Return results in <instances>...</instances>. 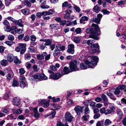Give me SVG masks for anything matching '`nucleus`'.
I'll return each instance as SVG.
<instances>
[{"instance_id":"f257e3e1","label":"nucleus","mask_w":126,"mask_h":126,"mask_svg":"<svg viewBox=\"0 0 126 126\" xmlns=\"http://www.w3.org/2000/svg\"><path fill=\"white\" fill-rule=\"evenodd\" d=\"M98 61V58L96 56L88 57L87 60L85 62V63L80 64V67L81 69L83 70L88 68H94L97 64Z\"/></svg>"},{"instance_id":"f03ea898","label":"nucleus","mask_w":126,"mask_h":126,"mask_svg":"<svg viewBox=\"0 0 126 126\" xmlns=\"http://www.w3.org/2000/svg\"><path fill=\"white\" fill-rule=\"evenodd\" d=\"M92 26L94 27L91 28H87L86 29V32L87 34H91L89 36V38L98 40V38L95 36L99 35L100 34L99 27L98 25L94 24H92Z\"/></svg>"},{"instance_id":"7ed1b4c3","label":"nucleus","mask_w":126,"mask_h":126,"mask_svg":"<svg viewBox=\"0 0 126 126\" xmlns=\"http://www.w3.org/2000/svg\"><path fill=\"white\" fill-rule=\"evenodd\" d=\"M79 65V63L76 61L75 60L70 63V67L71 71H78L79 69L78 66Z\"/></svg>"},{"instance_id":"20e7f679","label":"nucleus","mask_w":126,"mask_h":126,"mask_svg":"<svg viewBox=\"0 0 126 126\" xmlns=\"http://www.w3.org/2000/svg\"><path fill=\"white\" fill-rule=\"evenodd\" d=\"M41 74L37 73L32 76H31L29 78L30 80H33L35 79L36 81H41Z\"/></svg>"},{"instance_id":"39448f33","label":"nucleus","mask_w":126,"mask_h":126,"mask_svg":"<svg viewBox=\"0 0 126 126\" xmlns=\"http://www.w3.org/2000/svg\"><path fill=\"white\" fill-rule=\"evenodd\" d=\"M65 118L66 122H70L72 121L73 117L70 113L67 112L65 113Z\"/></svg>"},{"instance_id":"423d86ee","label":"nucleus","mask_w":126,"mask_h":126,"mask_svg":"<svg viewBox=\"0 0 126 126\" xmlns=\"http://www.w3.org/2000/svg\"><path fill=\"white\" fill-rule=\"evenodd\" d=\"M84 107L77 106L75 108L74 110L77 113V115H80L81 113L83 112V110Z\"/></svg>"},{"instance_id":"0eeeda50","label":"nucleus","mask_w":126,"mask_h":126,"mask_svg":"<svg viewBox=\"0 0 126 126\" xmlns=\"http://www.w3.org/2000/svg\"><path fill=\"white\" fill-rule=\"evenodd\" d=\"M68 47L67 52L70 54H73L75 52L74 45L72 44L69 45Z\"/></svg>"},{"instance_id":"6e6552de","label":"nucleus","mask_w":126,"mask_h":126,"mask_svg":"<svg viewBox=\"0 0 126 126\" xmlns=\"http://www.w3.org/2000/svg\"><path fill=\"white\" fill-rule=\"evenodd\" d=\"M61 76V75L59 73H53L50 75L49 78H51L54 80H57L60 79Z\"/></svg>"},{"instance_id":"1a4fd4ad","label":"nucleus","mask_w":126,"mask_h":126,"mask_svg":"<svg viewBox=\"0 0 126 126\" xmlns=\"http://www.w3.org/2000/svg\"><path fill=\"white\" fill-rule=\"evenodd\" d=\"M49 101L42 100L40 101V103L44 107L47 108L49 105Z\"/></svg>"},{"instance_id":"9d476101","label":"nucleus","mask_w":126,"mask_h":126,"mask_svg":"<svg viewBox=\"0 0 126 126\" xmlns=\"http://www.w3.org/2000/svg\"><path fill=\"white\" fill-rule=\"evenodd\" d=\"M20 103V98L18 97H15L13 99V105L16 106H19Z\"/></svg>"},{"instance_id":"9b49d317","label":"nucleus","mask_w":126,"mask_h":126,"mask_svg":"<svg viewBox=\"0 0 126 126\" xmlns=\"http://www.w3.org/2000/svg\"><path fill=\"white\" fill-rule=\"evenodd\" d=\"M18 46L21 49V51H20V53L23 54L26 51V44L23 43H20L19 44Z\"/></svg>"},{"instance_id":"f8f14e48","label":"nucleus","mask_w":126,"mask_h":126,"mask_svg":"<svg viewBox=\"0 0 126 126\" xmlns=\"http://www.w3.org/2000/svg\"><path fill=\"white\" fill-rule=\"evenodd\" d=\"M40 41L45 42V44L46 46H49L50 45L52 41L51 40L49 39H41L40 40Z\"/></svg>"},{"instance_id":"ddd939ff","label":"nucleus","mask_w":126,"mask_h":126,"mask_svg":"<svg viewBox=\"0 0 126 126\" xmlns=\"http://www.w3.org/2000/svg\"><path fill=\"white\" fill-rule=\"evenodd\" d=\"M99 46L98 44H94L91 46V48L93 50H96V51H98Z\"/></svg>"},{"instance_id":"4468645a","label":"nucleus","mask_w":126,"mask_h":126,"mask_svg":"<svg viewBox=\"0 0 126 126\" xmlns=\"http://www.w3.org/2000/svg\"><path fill=\"white\" fill-rule=\"evenodd\" d=\"M14 58L13 55L11 54H8L7 55V60L9 62H12L14 60Z\"/></svg>"},{"instance_id":"2eb2a0df","label":"nucleus","mask_w":126,"mask_h":126,"mask_svg":"<svg viewBox=\"0 0 126 126\" xmlns=\"http://www.w3.org/2000/svg\"><path fill=\"white\" fill-rule=\"evenodd\" d=\"M61 54L59 49H55L53 53V55L55 57H58Z\"/></svg>"},{"instance_id":"dca6fc26","label":"nucleus","mask_w":126,"mask_h":126,"mask_svg":"<svg viewBox=\"0 0 126 126\" xmlns=\"http://www.w3.org/2000/svg\"><path fill=\"white\" fill-rule=\"evenodd\" d=\"M70 71L68 67H64L62 73L63 75L66 74L70 72Z\"/></svg>"},{"instance_id":"f3484780","label":"nucleus","mask_w":126,"mask_h":126,"mask_svg":"<svg viewBox=\"0 0 126 126\" xmlns=\"http://www.w3.org/2000/svg\"><path fill=\"white\" fill-rule=\"evenodd\" d=\"M22 22H23L21 20L19 19L18 20H15L14 23L16 24L17 25L21 27H23V25L22 24Z\"/></svg>"},{"instance_id":"a211bd4d","label":"nucleus","mask_w":126,"mask_h":126,"mask_svg":"<svg viewBox=\"0 0 126 126\" xmlns=\"http://www.w3.org/2000/svg\"><path fill=\"white\" fill-rule=\"evenodd\" d=\"M88 17L85 16H82L80 18V22L81 23L85 24L84 21H88Z\"/></svg>"},{"instance_id":"6ab92c4d","label":"nucleus","mask_w":126,"mask_h":126,"mask_svg":"<svg viewBox=\"0 0 126 126\" xmlns=\"http://www.w3.org/2000/svg\"><path fill=\"white\" fill-rule=\"evenodd\" d=\"M62 7H67L68 8H70L72 6L71 4H68V2L67 1H65L63 2L62 5Z\"/></svg>"},{"instance_id":"aec40b11","label":"nucleus","mask_w":126,"mask_h":126,"mask_svg":"<svg viewBox=\"0 0 126 126\" xmlns=\"http://www.w3.org/2000/svg\"><path fill=\"white\" fill-rule=\"evenodd\" d=\"M117 115L119 119H121L122 118L123 114L121 110H118L117 112Z\"/></svg>"},{"instance_id":"412c9836","label":"nucleus","mask_w":126,"mask_h":126,"mask_svg":"<svg viewBox=\"0 0 126 126\" xmlns=\"http://www.w3.org/2000/svg\"><path fill=\"white\" fill-rule=\"evenodd\" d=\"M22 12L25 15H28L30 13V10L27 9H25L21 10Z\"/></svg>"},{"instance_id":"4be33fe9","label":"nucleus","mask_w":126,"mask_h":126,"mask_svg":"<svg viewBox=\"0 0 126 126\" xmlns=\"http://www.w3.org/2000/svg\"><path fill=\"white\" fill-rule=\"evenodd\" d=\"M58 25L56 24H53L50 25L49 27L52 29H57L58 28Z\"/></svg>"},{"instance_id":"5701e85b","label":"nucleus","mask_w":126,"mask_h":126,"mask_svg":"<svg viewBox=\"0 0 126 126\" xmlns=\"http://www.w3.org/2000/svg\"><path fill=\"white\" fill-rule=\"evenodd\" d=\"M0 63L2 66L4 67L7 65L8 62L7 60H3L0 61Z\"/></svg>"},{"instance_id":"b1692460","label":"nucleus","mask_w":126,"mask_h":126,"mask_svg":"<svg viewBox=\"0 0 126 126\" xmlns=\"http://www.w3.org/2000/svg\"><path fill=\"white\" fill-rule=\"evenodd\" d=\"M20 87L22 88H24L26 87H27V83L26 81H23L20 82Z\"/></svg>"},{"instance_id":"393cba45","label":"nucleus","mask_w":126,"mask_h":126,"mask_svg":"<svg viewBox=\"0 0 126 126\" xmlns=\"http://www.w3.org/2000/svg\"><path fill=\"white\" fill-rule=\"evenodd\" d=\"M101 19L99 18H93L91 20V22H95L96 23H99V22L100 21Z\"/></svg>"},{"instance_id":"a878e982","label":"nucleus","mask_w":126,"mask_h":126,"mask_svg":"<svg viewBox=\"0 0 126 126\" xmlns=\"http://www.w3.org/2000/svg\"><path fill=\"white\" fill-rule=\"evenodd\" d=\"M94 11L96 12H98L100 10V8L97 5L95 6L93 8Z\"/></svg>"},{"instance_id":"bb28decb","label":"nucleus","mask_w":126,"mask_h":126,"mask_svg":"<svg viewBox=\"0 0 126 126\" xmlns=\"http://www.w3.org/2000/svg\"><path fill=\"white\" fill-rule=\"evenodd\" d=\"M14 62L16 64H19L20 63V61L18 59L17 57L16 56L14 58Z\"/></svg>"},{"instance_id":"cd10ccee","label":"nucleus","mask_w":126,"mask_h":126,"mask_svg":"<svg viewBox=\"0 0 126 126\" xmlns=\"http://www.w3.org/2000/svg\"><path fill=\"white\" fill-rule=\"evenodd\" d=\"M5 43L9 46L15 44V42L13 41H6L5 42Z\"/></svg>"},{"instance_id":"c85d7f7f","label":"nucleus","mask_w":126,"mask_h":126,"mask_svg":"<svg viewBox=\"0 0 126 126\" xmlns=\"http://www.w3.org/2000/svg\"><path fill=\"white\" fill-rule=\"evenodd\" d=\"M101 97L103 100L105 102H107L108 101V99L106 95L104 94H102Z\"/></svg>"},{"instance_id":"c756f323","label":"nucleus","mask_w":126,"mask_h":126,"mask_svg":"<svg viewBox=\"0 0 126 126\" xmlns=\"http://www.w3.org/2000/svg\"><path fill=\"white\" fill-rule=\"evenodd\" d=\"M24 3L25 5H26L28 7H30L31 6V3L28 0H25Z\"/></svg>"},{"instance_id":"7c9ffc66","label":"nucleus","mask_w":126,"mask_h":126,"mask_svg":"<svg viewBox=\"0 0 126 126\" xmlns=\"http://www.w3.org/2000/svg\"><path fill=\"white\" fill-rule=\"evenodd\" d=\"M111 122L109 119H107L104 122V125L106 126H108L110 124Z\"/></svg>"},{"instance_id":"2f4dec72","label":"nucleus","mask_w":126,"mask_h":126,"mask_svg":"<svg viewBox=\"0 0 126 126\" xmlns=\"http://www.w3.org/2000/svg\"><path fill=\"white\" fill-rule=\"evenodd\" d=\"M120 92V90L119 89H118L117 88L115 89L113 92L115 95H118L119 94Z\"/></svg>"},{"instance_id":"473e14b6","label":"nucleus","mask_w":126,"mask_h":126,"mask_svg":"<svg viewBox=\"0 0 126 126\" xmlns=\"http://www.w3.org/2000/svg\"><path fill=\"white\" fill-rule=\"evenodd\" d=\"M19 83L18 81L15 80H14L13 82L12 86L14 87L16 86L19 85Z\"/></svg>"},{"instance_id":"72a5a7b5","label":"nucleus","mask_w":126,"mask_h":126,"mask_svg":"<svg viewBox=\"0 0 126 126\" xmlns=\"http://www.w3.org/2000/svg\"><path fill=\"white\" fill-rule=\"evenodd\" d=\"M41 81L42 80H45L47 79V77L44 74H41Z\"/></svg>"},{"instance_id":"f704fd0d","label":"nucleus","mask_w":126,"mask_h":126,"mask_svg":"<svg viewBox=\"0 0 126 126\" xmlns=\"http://www.w3.org/2000/svg\"><path fill=\"white\" fill-rule=\"evenodd\" d=\"M104 121H98L96 124V126H103Z\"/></svg>"},{"instance_id":"c9c22d12","label":"nucleus","mask_w":126,"mask_h":126,"mask_svg":"<svg viewBox=\"0 0 126 126\" xmlns=\"http://www.w3.org/2000/svg\"><path fill=\"white\" fill-rule=\"evenodd\" d=\"M7 80L8 81H10L12 77V76L10 74H8L6 76Z\"/></svg>"},{"instance_id":"e433bc0d","label":"nucleus","mask_w":126,"mask_h":126,"mask_svg":"<svg viewBox=\"0 0 126 126\" xmlns=\"http://www.w3.org/2000/svg\"><path fill=\"white\" fill-rule=\"evenodd\" d=\"M101 12L104 15H109L110 14V12L106 9H103Z\"/></svg>"},{"instance_id":"4c0bfd02","label":"nucleus","mask_w":126,"mask_h":126,"mask_svg":"<svg viewBox=\"0 0 126 126\" xmlns=\"http://www.w3.org/2000/svg\"><path fill=\"white\" fill-rule=\"evenodd\" d=\"M46 45L44 43H40V48L44 50L45 48Z\"/></svg>"},{"instance_id":"58836bf2","label":"nucleus","mask_w":126,"mask_h":126,"mask_svg":"<svg viewBox=\"0 0 126 126\" xmlns=\"http://www.w3.org/2000/svg\"><path fill=\"white\" fill-rule=\"evenodd\" d=\"M90 111V110L88 107L87 106L86 107H85V115L86 114L87 115H88L87 114L89 113Z\"/></svg>"},{"instance_id":"ea45409f","label":"nucleus","mask_w":126,"mask_h":126,"mask_svg":"<svg viewBox=\"0 0 126 126\" xmlns=\"http://www.w3.org/2000/svg\"><path fill=\"white\" fill-rule=\"evenodd\" d=\"M80 40V38L78 37H75L74 39V41L76 43H79Z\"/></svg>"},{"instance_id":"a19ab883","label":"nucleus","mask_w":126,"mask_h":126,"mask_svg":"<svg viewBox=\"0 0 126 126\" xmlns=\"http://www.w3.org/2000/svg\"><path fill=\"white\" fill-rule=\"evenodd\" d=\"M6 28H4L5 31L8 32L10 31L12 29V28L9 26V25L6 26Z\"/></svg>"},{"instance_id":"79ce46f5","label":"nucleus","mask_w":126,"mask_h":126,"mask_svg":"<svg viewBox=\"0 0 126 126\" xmlns=\"http://www.w3.org/2000/svg\"><path fill=\"white\" fill-rule=\"evenodd\" d=\"M8 39L11 41H13L14 40V36L11 35H9L8 36Z\"/></svg>"},{"instance_id":"37998d69","label":"nucleus","mask_w":126,"mask_h":126,"mask_svg":"<svg viewBox=\"0 0 126 126\" xmlns=\"http://www.w3.org/2000/svg\"><path fill=\"white\" fill-rule=\"evenodd\" d=\"M33 68L34 71L37 72L39 69V68L36 65H34L33 67Z\"/></svg>"},{"instance_id":"c03bdc74","label":"nucleus","mask_w":126,"mask_h":126,"mask_svg":"<svg viewBox=\"0 0 126 126\" xmlns=\"http://www.w3.org/2000/svg\"><path fill=\"white\" fill-rule=\"evenodd\" d=\"M48 15H52L54 14V11L53 9H50L48 11Z\"/></svg>"},{"instance_id":"a18cd8bd","label":"nucleus","mask_w":126,"mask_h":126,"mask_svg":"<svg viewBox=\"0 0 126 126\" xmlns=\"http://www.w3.org/2000/svg\"><path fill=\"white\" fill-rule=\"evenodd\" d=\"M25 72V70L23 68H22L19 69V73L20 74H23Z\"/></svg>"},{"instance_id":"49530a36","label":"nucleus","mask_w":126,"mask_h":126,"mask_svg":"<svg viewBox=\"0 0 126 126\" xmlns=\"http://www.w3.org/2000/svg\"><path fill=\"white\" fill-rule=\"evenodd\" d=\"M89 116L88 115H83L82 116V119L84 121H87L88 120L87 117Z\"/></svg>"},{"instance_id":"de8ad7c7","label":"nucleus","mask_w":126,"mask_h":126,"mask_svg":"<svg viewBox=\"0 0 126 126\" xmlns=\"http://www.w3.org/2000/svg\"><path fill=\"white\" fill-rule=\"evenodd\" d=\"M34 116L37 119H38L40 117V114L38 112L34 113Z\"/></svg>"},{"instance_id":"09e8293b","label":"nucleus","mask_w":126,"mask_h":126,"mask_svg":"<svg viewBox=\"0 0 126 126\" xmlns=\"http://www.w3.org/2000/svg\"><path fill=\"white\" fill-rule=\"evenodd\" d=\"M42 3V4L41 6V7L42 9H47L49 7V6L47 5H44Z\"/></svg>"},{"instance_id":"8fccbe9b","label":"nucleus","mask_w":126,"mask_h":126,"mask_svg":"<svg viewBox=\"0 0 126 126\" xmlns=\"http://www.w3.org/2000/svg\"><path fill=\"white\" fill-rule=\"evenodd\" d=\"M12 2L11 0H5V5L6 6H8Z\"/></svg>"},{"instance_id":"3c124183","label":"nucleus","mask_w":126,"mask_h":126,"mask_svg":"<svg viewBox=\"0 0 126 126\" xmlns=\"http://www.w3.org/2000/svg\"><path fill=\"white\" fill-rule=\"evenodd\" d=\"M36 39V37L35 36L33 35H31L30 36V39L31 41L34 42L35 41Z\"/></svg>"},{"instance_id":"603ef678","label":"nucleus","mask_w":126,"mask_h":126,"mask_svg":"<svg viewBox=\"0 0 126 126\" xmlns=\"http://www.w3.org/2000/svg\"><path fill=\"white\" fill-rule=\"evenodd\" d=\"M81 29L79 28H77L75 30V32L77 34H79L81 32Z\"/></svg>"},{"instance_id":"864d4df0","label":"nucleus","mask_w":126,"mask_h":126,"mask_svg":"<svg viewBox=\"0 0 126 126\" xmlns=\"http://www.w3.org/2000/svg\"><path fill=\"white\" fill-rule=\"evenodd\" d=\"M126 87V85H122L119 86L117 88L120 90H122L124 89Z\"/></svg>"},{"instance_id":"5fc2aeb1","label":"nucleus","mask_w":126,"mask_h":126,"mask_svg":"<svg viewBox=\"0 0 126 126\" xmlns=\"http://www.w3.org/2000/svg\"><path fill=\"white\" fill-rule=\"evenodd\" d=\"M37 59L40 60H42L44 59V57L42 54L38 55H37Z\"/></svg>"},{"instance_id":"6e6d98bb","label":"nucleus","mask_w":126,"mask_h":126,"mask_svg":"<svg viewBox=\"0 0 126 126\" xmlns=\"http://www.w3.org/2000/svg\"><path fill=\"white\" fill-rule=\"evenodd\" d=\"M17 32L18 34L23 33L24 32V30L23 29H17Z\"/></svg>"},{"instance_id":"4d7b16f0","label":"nucleus","mask_w":126,"mask_h":126,"mask_svg":"<svg viewBox=\"0 0 126 126\" xmlns=\"http://www.w3.org/2000/svg\"><path fill=\"white\" fill-rule=\"evenodd\" d=\"M19 81L20 82H23V81H26L25 78L24 77L20 76L19 77Z\"/></svg>"},{"instance_id":"13d9d810","label":"nucleus","mask_w":126,"mask_h":126,"mask_svg":"<svg viewBox=\"0 0 126 126\" xmlns=\"http://www.w3.org/2000/svg\"><path fill=\"white\" fill-rule=\"evenodd\" d=\"M3 23L4 25L6 26L10 25L9 23L7 20H4L3 22Z\"/></svg>"},{"instance_id":"bf43d9fd","label":"nucleus","mask_w":126,"mask_h":126,"mask_svg":"<svg viewBox=\"0 0 126 126\" xmlns=\"http://www.w3.org/2000/svg\"><path fill=\"white\" fill-rule=\"evenodd\" d=\"M94 41L93 40L91 39L88 40L87 42V44L89 45L92 44V43L94 42Z\"/></svg>"},{"instance_id":"052dcab7","label":"nucleus","mask_w":126,"mask_h":126,"mask_svg":"<svg viewBox=\"0 0 126 126\" xmlns=\"http://www.w3.org/2000/svg\"><path fill=\"white\" fill-rule=\"evenodd\" d=\"M29 50L31 52H33L34 51V47L32 46H31L29 48Z\"/></svg>"},{"instance_id":"680f3d73","label":"nucleus","mask_w":126,"mask_h":126,"mask_svg":"<svg viewBox=\"0 0 126 126\" xmlns=\"http://www.w3.org/2000/svg\"><path fill=\"white\" fill-rule=\"evenodd\" d=\"M106 110L105 108H102L100 109V112L101 113H104L105 114Z\"/></svg>"},{"instance_id":"e2e57ef3","label":"nucleus","mask_w":126,"mask_h":126,"mask_svg":"<svg viewBox=\"0 0 126 126\" xmlns=\"http://www.w3.org/2000/svg\"><path fill=\"white\" fill-rule=\"evenodd\" d=\"M25 59L29 60L31 57V56L30 54H28L25 55Z\"/></svg>"},{"instance_id":"0e129e2a","label":"nucleus","mask_w":126,"mask_h":126,"mask_svg":"<svg viewBox=\"0 0 126 126\" xmlns=\"http://www.w3.org/2000/svg\"><path fill=\"white\" fill-rule=\"evenodd\" d=\"M100 116V115L99 113H97L95 114L93 117L95 119H96L98 118Z\"/></svg>"},{"instance_id":"69168bd1","label":"nucleus","mask_w":126,"mask_h":126,"mask_svg":"<svg viewBox=\"0 0 126 126\" xmlns=\"http://www.w3.org/2000/svg\"><path fill=\"white\" fill-rule=\"evenodd\" d=\"M67 104L69 106H71L74 104V103L73 102V100H70L67 102Z\"/></svg>"},{"instance_id":"338daca9","label":"nucleus","mask_w":126,"mask_h":126,"mask_svg":"<svg viewBox=\"0 0 126 126\" xmlns=\"http://www.w3.org/2000/svg\"><path fill=\"white\" fill-rule=\"evenodd\" d=\"M79 55V57L81 58L80 59L81 60H82L85 56L83 52L82 51L81 52Z\"/></svg>"},{"instance_id":"774afa93","label":"nucleus","mask_w":126,"mask_h":126,"mask_svg":"<svg viewBox=\"0 0 126 126\" xmlns=\"http://www.w3.org/2000/svg\"><path fill=\"white\" fill-rule=\"evenodd\" d=\"M122 123L124 125L126 126V117L123 119Z\"/></svg>"}]
</instances>
